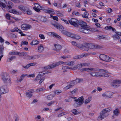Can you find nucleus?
Wrapping results in <instances>:
<instances>
[{"instance_id":"obj_1","label":"nucleus","mask_w":121,"mask_h":121,"mask_svg":"<svg viewBox=\"0 0 121 121\" xmlns=\"http://www.w3.org/2000/svg\"><path fill=\"white\" fill-rule=\"evenodd\" d=\"M78 24L82 27L80 30L81 32L86 34H89L91 32V30L90 29V26L87 25L86 22L81 21L79 22Z\"/></svg>"},{"instance_id":"obj_2","label":"nucleus","mask_w":121,"mask_h":121,"mask_svg":"<svg viewBox=\"0 0 121 121\" xmlns=\"http://www.w3.org/2000/svg\"><path fill=\"white\" fill-rule=\"evenodd\" d=\"M110 111V109L108 108L103 109L100 113V115L98 118H100L101 120L103 119L105 117H107L108 114V112Z\"/></svg>"},{"instance_id":"obj_3","label":"nucleus","mask_w":121,"mask_h":121,"mask_svg":"<svg viewBox=\"0 0 121 121\" xmlns=\"http://www.w3.org/2000/svg\"><path fill=\"white\" fill-rule=\"evenodd\" d=\"M1 78L4 82L6 83H11V80L9 78L8 74L5 72L2 73L1 75Z\"/></svg>"},{"instance_id":"obj_4","label":"nucleus","mask_w":121,"mask_h":121,"mask_svg":"<svg viewBox=\"0 0 121 121\" xmlns=\"http://www.w3.org/2000/svg\"><path fill=\"white\" fill-rule=\"evenodd\" d=\"M84 99L83 97L82 96L79 98L77 99H74V101L76 102L74 104V107H77L82 105L83 103Z\"/></svg>"},{"instance_id":"obj_5","label":"nucleus","mask_w":121,"mask_h":121,"mask_svg":"<svg viewBox=\"0 0 121 121\" xmlns=\"http://www.w3.org/2000/svg\"><path fill=\"white\" fill-rule=\"evenodd\" d=\"M64 63V62L63 61H60L55 63H54L47 66L44 67V68L45 69H52L56 67V66L61 64Z\"/></svg>"},{"instance_id":"obj_6","label":"nucleus","mask_w":121,"mask_h":121,"mask_svg":"<svg viewBox=\"0 0 121 121\" xmlns=\"http://www.w3.org/2000/svg\"><path fill=\"white\" fill-rule=\"evenodd\" d=\"M100 59L106 62H110L111 60V58L106 55L102 54L99 56Z\"/></svg>"},{"instance_id":"obj_7","label":"nucleus","mask_w":121,"mask_h":121,"mask_svg":"<svg viewBox=\"0 0 121 121\" xmlns=\"http://www.w3.org/2000/svg\"><path fill=\"white\" fill-rule=\"evenodd\" d=\"M69 22L70 24L76 27H78V24L79 23V21L76 19L72 18L70 20H69Z\"/></svg>"},{"instance_id":"obj_8","label":"nucleus","mask_w":121,"mask_h":121,"mask_svg":"<svg viewBox=\"0 0 121 121\" xmlns=\"http://www.w3.org/2000/svg\"><path fill=\"white\" fill-rule=\"evenodd\" d=\"M2 2L0 0V6L2 8H5L6 7V5L7 6L9 9L12 8L11 5H8L7 2L5 0H2Z\"/></svg>"},{"instance_id":"obj_9","label":"nucleus","mask_w":121,"mask_h":121,"mask_svg":"<svg viewBox=\"0 0 121 121\" xmlns=\"http://www.w3.org/2000/svg\"><path fill=\"white\" fill-rule=\"evenodd\" d=\"M9 91V89L6 86H3L0 87V93L2 94L7 93Z\"/></svg>"},{"instance_id":"obj_10","label":"nucleus","mask_w":121,"mask_h":121,"mask_svg":"<svg viewBox=\"0 0 121 121\" xmlns=\"http://www.w3.org/2000/svg\"><path fill=\"white\" fill-rule=\"evenodd\" d=\"M35 92L33 89H30L28 90L26 94L27 97L29 98H30L33 96V93Z\"/></svg>"},{"instance_id":"obj_11","label":"nucleus","mask_w":121,"mask_h":121,"mask_svg":"<svg viewBox=\"0 0 121 121\" xmlns=\"http://www.w3.org/2000/svg\"><path fill=\"white\" fill-rule=\"evenodd\" d=\"M21 28L22 30H27L31 28V26L30 25L27 24H23L21 25Z\"/></svg>"},{"instance_id":"obj_12","label":"nucleus","mask_w":121,"mask_h":121,"mask_svg":"<svg viewBox=\"0 0 121 121\" xmlns=\"http://www.w3.org/2000/svg\"><path fill=\"white\" fill-rule=\"evenodd\" d=\"M117 80H114L113 82L111 83V86L113 87H118L119 85L118 82V81Z\"/></svg>"},{"instance_id":"obj_13","label":"nucleus","mask_w":121,"mask_h":121,"mask_svg":"<svg viewBox=\"0 0 121 121\" xmlns=\"http://www.w3.org/2000/svg\"><path fill=\"white\" fill-rule=\"evenodd\" d=\"M76 46L83 50L87 51V48L86 46H84L81 44H77Z\"/></svg>"},{"instance_id":"obj_14","label":"nucleus","mask_w":121,"mask_h":121,"mask_svg":"<svg viewBox=\"0 0 121 121\" xmlns=\"http://www.w3.org/2000/svg\"><path fill=\"white\" fill-rule=\"evenodd\" d=\"M38 48L37 51L38 52L41 53L43 52L44 48L42 45H39L38 47Z\"/></svg>"},{"instance_id":"obj_15","label":"nucleus","mask_w":121,"mask_h":121,"mask_svg":"<svg viewBox=\"0 0 121 121\" xmlns=\"http://www.w3.org/2000/svg\"><path fill=\"white\" fill-rule=\"evenodd\" d=\"M86 47H87V51L88 50V48H90V49L95 48V45H93L91 43H89L86 44Z\"/></svg>"},{"instance_id":"obj_16","label":"nucleus","mask_w":121,"mask_h":121,"mask_svg":"<svg viewBox=\"0 0 121 121\" xmlns=\"http://www.w3.org/2000/svg\"><path fill=\"white\" fill-rule=\"evenodd\" d=\"M90 75L93 77H99L100 75L99 74V73L95 71H93L90 73Z\"/></svg>"},{"instance_id":"obj_17","label":"nucleus","mask_w":121,"mask_h":121,"mask_svg":"<svg viewBox=\"0 0 121 121\" xmlns=\"http://www.w3.org/2000/svg\"><path fill=\"white\" fill-rule=\"evenodd\" d=\"M54 46L56 48V51H59L61 48V46L59 44H55Z\"/></svg>"},{"instance_id":"obj_18","label":"nucleus","mask_w":121,"mask_h":121,"mask_svg":"<svg viewBox=\"0 0 121 121\" xmlns=\"http://www.w3.org/2000/svg\"><path fill=\"white\" fill-rule=\"evenodd\" d=\"M24 13H26L29 15H31L32 14V13L31 10L28 9H26Z\"/></svg>"},{"instance_id":"obj_19","label":"nucleus","mask_w":121,"mask_h":121,"mask_svg":"<svg viewBox=\"0 0 121 121\" xmlns=\"http://www.w3.org/2000/svg\"><path fill=\"white\" fill-rule=\"evenodd\" d=\"M105 29L106 30H110L112 29L113 31L115 32H116L115 29L113 28L112 26H106L105 28Z\"/></svg>"},{"instance_id":"obj_20","label":"nucleus","mask_w":121,"mask_h":121,"mask_svg":"<svg viewBox=\"0 0 121 121\" xmlns=\"http://www.w3.org/2000/svg\"><path fill=\"white\" fill-rule=\"evenodd\" d=\"M89 15V13L87 12V11L85 12L83 14H82V16L83 18H88V16Z\"/></svg>"},{"instance_id":"obj_21","label":"nucleus","mask_w":121,"mask_h":121,"mask_svg":"<svg viewBox=\"0 0 121 121\" xmlns=\"http://www.w3.org/2000/svg\"><path fill=\"white\" fill-rule=\"evenodd\" d=\"M39 43V41L36 40H34L32 41V42L30 43V44L34 45L38 44Z\"/></svg>"},{"instance_id":"obj_22","label":"nucleus","mask_w":121,"mask_h":121,"mask_svg":"<svg viewBox=\"0 0 121 121\" xmlns=\"http://www.w3.org/2000/svg\"><path fill=\"white\" fill-rule=\"evenodd\" d=\"M53 10H45V12L47 13H48L51 15L52 14H54L55 13L54 11H53Z\"/></svg>"},{"instance_id":"obj_23","label":"nucleus","mask_w":121,"mask_h":121,"mask_svg":"<svg viewBox=\"0 0 121 121\" xmlns=\"http://www.w3.org/2000/svg\"><path fill=\"white\" fill-rule=\"evenodd\" d=\"M16 58V56H12L11 57L7 59V61L8 62H11L12 60Z\"/></svg>"},{"instance_id":"obj_24","label":"nucleus","mask_w":121,"mask_h":121,"mask_svg":"<svg viewBox=\"0 0 121 121\" xmlns=\"http://www.w3.org/2000/svg\"><path fill=\"white\" fill-rule=\"evenodd\" d=\"M18 9L21 10L22 12L24 13L25 12V11L26 9L24 7L22 6H18Z\"/></svg>"},{"instance_id":"obj_25","label":"nucleus","mask_w":121,"mask_h":121,"mask_svg":"<svg viewBox=\"0 0 121 121\" xmlns=\"http://www.w3.org/2000/svg\"><path fill=\"white\" fill-rule=\"evenodd\" d=\"M90 65V64L89 63H83L82 64H79V65L80 66V68H81L82 67V66H89Z\"/></svg>"},{"instance_id":"obj_26","label":"nucleus","mask_w":121,"mask_h":121,"mask_svg":"<svg viewBox=\"0 0 121 121\" xmlns=\"http://www.w3.org/2000/svg\"><path fill=\"white\" fill-rule=\"evenodd\" d=\"M92 99V97L91 96L89 97L88 98L86 99L85 102V104H87L89 103Z\"/></svg>"},{"instance_id":"obj_27","label":"nucleus","mask_w":121,"mask_h":121,"mask_svg":"<svg viewBox=\"0 0 121 121\" xmlns=\"http://www.w3.org/2000/svg\"><path fill=\"white\" fill-rule=\"evenodd\" d=\"M62 33L64 34L65 35L67 36H70L71 33L70 32H68V31H66L65 30H64L63 31Z\"/></svg>"},{"instance_id":"obj_28","label":"nucleus","mask_w":121,"mask_h":121,"mask_svg":"<svg viewBox=\"0 0 121 121\" xmlns=\"http://www.w3.org/2000/svg\"><path fill=\"white\" fill-rule=\"evenodd\" d=\"M9 12L11 13L15 14H19V13L14 9H13L10 11Z\"/></svg>"},{"instance_id":"obj_29","label":"nucleus","mask_w":121,"mask_h":121,"mask_svg":"<svg viewBox=\"0 0 121 121\" xmlns=\"http://www.w3.org/2000/svg\"><path fill=\"white\" fill-rule=\"evenodd\" d=\"M114 39L115 40L118 39L120 38V37L117 35H115L112 36Z\"/></svg>"},{"instance_id":"obj_30","label":"nucleus","mask_w":121,"mask_h":121,"mask_svg":"<svg viewBox=\"0 0 121 121\" xmlns=\"http://www.w3.org/2000/svg\"><path fill=\"white\" fill-rule=\"evenodd\" d=\"M40 55H35L32 56V59L33 60L37 59L40 57Z\"/></svg>"},{"instance_id":"obj_31","label":"nucleus","mask_w":121,"mask_h":121,"mask_svg":"<svg viewBox=\"0 0 121 121\" xmlns=\"http://www.w3.org/2000/svg\"><path fill=\"white\" fill-rule=\"evenodd\" d=\"M114 114L116 115L117 116L119 113V110L117 108L114 111Z\"/></svg>"},{"instance_id":"obj_32","label":"nucleus","mask_w":121,"mask_h":121,"mask_svg":"<svg viewBox=\"0 0 121 121\" xmlns=\"http://www.w3.org/2000/svg\"><path fill=\"white\" fill-rule=\"evenodd\" d=\"M56 34L55 33L53 32H50L48 33V35L51 36H53V37H55L56 35Z\"/></svg>"},{"instance_id":"obj_33","label":"nucleus","mask_w":121,"mask_h":121,"mask_svg":"<svg viewBox=\"0 0 121 121\" xmlns=\"http://www.w3.org/2000/svg\"><path fill=\"white\" fill-rule=\"evenodd\" d=\"M66 65L69 66L72 65L74 64V62L73 61L68 62H66Z\"/></svg>"},{"instance_id":"obj_34","label":"nucleus","mask_w":121,"mask_h":121,"mask_svg":"<svg viewBox=\"0 0 121 121\" xmlns=\"http://www.w3.org/2000/svg\"><path fill=\"white\" fill-rule=\"evenodd\" d=\"M57 29H59L60 31H61L62 33V32L64 30H63L64 28L62 26L59 25L58 26Z\"/></svg>"},{"instance_id":"obj_35","label":"nucleus","mask_w":121,"mask_h":121,"mask_svg":"<svg viewBox=\"0 0 121 121\" xmlns=\"http://www.w3.org/2000/svg\"><path fill=\"white\" fill-rule=\"evenodd\" d=\"M54 97V96H53L52 95H49L47 96V98L48 100H51Z\"/></svg>"},{"instance_id":"obj_36","label":"nucleus","mask_w":121,"mask_h":121,"mask_svg":"<svg viewBox=\"0 0 121 121\" xmlns=\"http://www.w3.org/2000/svg\"><path fill=\"white\" fill-rule=\"evenodd\" d=\"M41 19V21L44 22H46L47 20V18L44 17H42Z\"/></svg>"},{"instance_id":"obj_37","label":"nucleus","mask_w":121,"mask_h":121,"mask_svg":"<svg viewBox=\"0 0 121 121\" xmlns=\"http://www.w3.org/2000/svg\"><path fill=\"white\" fill-rule=\"evenodd\" d=\"M72 113L74 115H76L78 113V111L76 109H73L72 110Z\"/></svg>"},{"instance_id":"obj_38","label":"nucleus","mask_w":121,"mask_h":121,"mask_svg":"<svg viewBox=\"0 0 121 121\" xmlns=\"http://www.w3.org/2000/svg\"><path fill=\"white\" fill-rule=\"evenodd\" d=\"M50 16L54 20H55L56 21H58V19L57 17L53 16L52 15H50Z\"/></svg>"},{"instance_id":"obj_39","label":"nucleus","mask_w":121,"mask_h":121,"mask_svg":"<svg viewBox=\"0 0 121 121\" xmlns=\"http://www.w3.org/2000/svg\"><path fill=\"white\" fill-rule=\"evenodd\" d=\"M99 77H108L109 76L107 74H105L104 73H103L102 74H100L99 76Z\"/></svg>"},{"instance_id":"obj_40","label":"nucleus","mask_w":121,"mask_h":121,"mask_svg":"<svg viewBox=\"0 0 121 121\" xmlns=\"http://www.w3.org/2000/svg\"><path fill=\"white\" fill-rule=\"evenodd\" d=\"M75 81L74 80L71 82H70V84H69L72 87H73L75 84Z\"/></svg>"},{"instance_id":"obj_41","label":"nucleus","mask_w":121,"mask_h":121,"mask_svg":"<svg viewBox=\"0 0 121 121\" xmlns=\"http://www.w3.org/2000/svg\"><path fill=\"white\" fill-rule=\"evenodd\" d=\"M35 8H40L41 7V6L37 3H35L34 4Z\"/></svg>"},{"instance_id":"obj_42","label":"nucleus","mask_w":121,"mask_h":121,"mask_svg":"<svg viewBox=\"0 0 121 121\" xmlns=\"http://www.w3.org/2000/svg\"><path fill=\"white\" fill-rule=\"evenodd\" d=\"M102 48L101 46L99 45H95V48L96 49H100Z\"/></svg>"},{"instance_id":"obj_43","label":"nucleus","mask_w":121,"mask_h":121,"mask_svg":"<svg viewBox=\"0 0 121 121\" xmlns=\"http://www.w3.org/2000/svg\"><path fill=\"white\" fill-rule=\"evenodd\" d=\"M9 54L11 55H17V52H12L9 53Z\"/></svg>"},{"instance_id":"obj_44","label":"nucleus","mask_w":121,"mask_h":121,"mask_svg":"<svg viewBox=\"0 0 121 121\" xmlns=\"http://www.w3.org/2000/svg\"><path fill=\"white\" fill-rule=\"evenodd\" d=\"M41 76H40L39 75L37 76L36 78L34 80L36 82L37 80H39L41 78Z\"/></svg>"},{"instance_id":"obj_45","label":"nucleus","mask_w":121,"mask_h":121,"mask_svg":"<svg viewBox=\"0 0 121 121\" xmlns=\"http://www.w3.org/2000/svg\"><path fill=\"white\" fill-rule=\"evenodd\" d=\"M6 18L9 20H10V17H12L10 15L9 13H7L6 15Z\"/></svg>"},{"instance_id":"obj_46","label":"nucleus","mask_w":121,"mask_h":121,"mask_svg":"<svg viewBox=\"0 0 121 121\" xmlns=\"http://www.w3.org/2000/svg\"><path fill=\"white\" fill-rule=\"evenodd\" d=\"M80 37L78 35H74V39H80Z\"/></svg>"},{"instance_id":"obj_47","label":"nucleus","mask_w":121,"mask_h":121,"mask_svg":"<svg viewBox=\"0 0 121 121\" xmlns=\"http://www.w3.org/2000/svg\"><path fill=\"white\" fill-rule=\"evenodd\" d=\"M78 56L79 59L86 56L85 54H82V55H79Z\"/></svg>"},{"instance_id":"obj_48","label":"nucleus","mask_w":121,"mask_h":121,"mask_svg":"<svg viewBox=\"0 0 121 121\" xmlns=\"http://www.w3.org/2000/svg\"><path fill=\"white\" fill-rule=\"evenodd\" d=\"M80 66L79 64H78L77 65V66H75L74 67L72 68H70V69H71L72 70H75L76 69L78 68L79 66Z\"/></svg>"},{"instance_id":"obj_49","label":"nucleus","mask_w":121,"mask_h":121,"mask_svg":"<svg viewBox=\"0 0 121 121\" xmlns=\"http://www.w3.org/2000/svg\"><path fill=\"white\" fill-rule=\"evenodd\" d=\"M28 44V42L26 41H22V44H21V46H22V45H27Z\"/></svg>"},{"instance_id":"obj_50","label":"nucleus","mask_w":121,"mask_h":121,"mask_svg":"<svg viewBox=\"0 0 121 121\" xmlns=\"http://www.w3.org/2000/svg\"><path fill=\"white\" fill-rule=\"evenodd\" d=\"M66 114V113H65V112H62V113H60V114H59L58 115V117H61V116H62L63 115Z\"/></svg>"},{"instance_id":"obj_51","label":"nucleus","mask_w":121,"mask_h":121,"mask_svg":"<svg viewBox=\"0 0 121 121\" xmlns=\"http://www.w3.org/2000/svg\"><path fill=\"white\" fill-rule=\"evenodd\" d=\"M71 57V56L70 55L66 56H61V58H63V59H65L67 58H70Z\"/></svg>"},{"instance_id":"obj_52","label":"nucleus","mask_w":121,"mask_h":121,"mask_svg":"<svg viewBox=\"0 0 121 121\" xmlns=\"http://www.w3.org/2000/svg\"><path fill=\"white\" fill-rule=\"evenodd\" d=\"M57 12L58 13H57V15L58 17H62L63 16V15L62 13H60L59 11H57Z\"/></svg>"},{"instance_id":"obj_53","label":"nucleus","mask_w":121,"mask_h":121,"mask_svg":"<svg viewBox=\"0 0 121 121\" xmlns=\"http://www.w3.org/2000/svg\"><path fill=\"white\" fill-rule=\"evenodd\" d=\"M44 89V88H40L37 89L36 92H39L40 91H43Z\"/></svg>"},{"instance_id":"obj_54","label":"nucleus","mask_w":121,"mask_h":121,"mask_svg":"<svg viewBox=\"0 0 121 121\" xmlns=\"http://www.w3.org/2000/svg\"><path fill=\"white\" fill-rule=\"evenodd\" d=\"M33 9L35 11H36V12H39L40 11L39 8H35V7H34L33 8Z\"/></svg>"},{"instance_id":"obj_55","label":"nucleus","mask_w":121,"mask_h":121,"mask_svg":"<svg viewBox=\"0 0 121 121\" xmlns=\"http://www.w3.org/2000/svg\"><path fill=\"white\" fill-rule=\"evenodd\" d=\"M39 36L41 39H45V37L42 34H40L39 35Z\"/></svg>"},{"instance_id":"obj_56","label":"nucleus","mask_w":121,"mask_h":121,"mask_svg":"<svg viewBox=\"0 0 121 121\" xmlns=\"http://www.w3.org/2000/svg\"><path fill=\"white\" fill-rule=\"evenodd\" d=\"M30 66L29 64H27L25 66H22V67L26 69H27Z\"/></svg>"},{"instance_id":"obj_57","label":"nucleus","mask_w":121,"mask_h":121,"mask_svg":"<svg viewBox=\"0 0 121 121\" xmlns=\"http://www.w3.org/2000/svg\"><path fill=\"white\" fill-rule=\"evenodd\" d=\"M55 101H51L48 104V105L49 106H50L52 104H53L55 103Z\"/></svg>"},{"instance_id":"obj_58","label":"nucleus","mask_w":121,"mask_h":121,"mask_svg":"<svg viewBox=\"0 0 121 121\" xmlns=\"http://www.w3.org/2000/svg\"><path fill=\"white\" fill-rule=\"evenodd\" d=\"M45 73H43L42 72H39V75L40 76H41V77L42 76H43L45 74Z\"/></svg>"},{"instance_id":"obj_59","label":"nucleus","mask_w":121,"mask_h":121,"mask_svg":"<svg viewBox=\"0 0 121 121\" xmlns=\"http://www.w3.org/2000/svg\"><path fill=\"white\" fill-rule=\"evenodd\" d=\"M30 66H33L36 65L37 64V63H31L29 64Z\"/></svg>"},{"instance_id":"obj_60","label":"nucleus","mask_w":121,"mask_h":121,"mask_svg":"<svg viewBox=\"0 0 121 121\" xmlns=\"http://www.w3.org/2000/svg\"><path fill=\"white\" fill-rule=\"evenodd\" d=\"M69 67H68L67 66H63L62 67V68L63 69L65 70L66 69H69Z\"/></svg>"},{"instance_id":"obj_61","label":"nucleus","mask_w":121,"mask_h":121,"mask_svg":"<svg viewBox=\"0 0 121 121\" xmlns=\"http://www.w3.org/2000/svg\"><path fill=\"white\" fill-rule=\"evenodd\" d=\"M99 71H101L102 72H103L105 73H108V71H107V70H105L104 69H100Z\"/></svg>"},{"instance_id":"obj_62","label":"nucleus","mask_w":121,"mask_h":121,"mask_svg":"<svg viewBox=\"0 0 121 121\" xmlns=\"http://www.w3.org/2000/svg\"><path fill=\"white\" fill-rule=\"evenodd\" d=\"M61 92V91L60 90H56L55 91V93L56 94H59Z\"/></svg>"},{"instance_id":"obj_63","label":"nucleus","mask_w":121,"mask_h":121,"mask_svg":"<svg viewBox=\"0 0 121 121\" xmlns=\"http://www.w3.org/2000/svg\"><path fill=\"white\" fill-rule=\"evenodd\" d=\"M71 88H72V87L71 86L69 85L66 86L65 88V89L67 90Z\"/></svg>"},{"instance_id":"obj_64","label":"nucleus","mask_w":121,"mask_h":121,"mask_svg":"<svg viewBox=\"0 0 121 121\" xmlns=\"http://www.w3.org/2000/svg\"><path fill=\"white\" fill-rule=\"evenodd\" d=\"M77 90V89H74L73 91H71L70 92L72 94L76 93V92Z\"/></svg>"}]
</instances>
